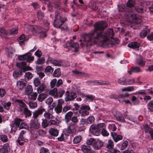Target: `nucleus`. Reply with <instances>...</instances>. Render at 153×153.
<instances>
[{"label": "nucleus", "instance_id": "obj_1", "mask_svg": "<svg viewBox=\"0 0 153 153\" xmlns=\"http://www.w3.org/2000/svg\"><path fill=\"white\" fill-rule=\"evenodd\" d=\"M107 26L104 22L97 23L94 25L95 30L84 35L83 41L87 47L94 43L100 42L104 47H111L117 44L119 40L117 38H113L114 33L111 29H108L105 32H98L97 30H102Z\"/></svg>", "mask_w": 153, "mask_h": 153}, {"label": "nucleus", "instance_id": "obj_2", "mask_svg": "<svg viewBox=\"0 0 153 153\" xmlns=\"http://www.w3.org/2000/svg\"><path fill=\"white\" fill-rule=\"evenodd\" d=\"M118 10L121 12H125V15L127 16L128 18H130V19H132L134 25H138L141 22V19L139 18H137L135 15H134L133 13L131 11H129L127 8L125 7L124 5H120L119 7Z\"/></svg>", "mask_w": 153, "mask_h": 153}, {"label": "nucleus", "instance_id": "obj_3", "mask_svg": "<svg viewBox=\"0 0 153 153\" xmlns=\"http://www.w3.org/2000/svg\"><path fill=\"white\" fill-rule=\"evenodd\" d=\"M55 15L53 25L56 27L59 28L60 27L67 19L66 17L58 12H56Z\"/></svg>", "mask_w": 153, "mask_h": 153}, {"label": "nucleus", "instance_id": "obj_4", "mask_svg": "<svg viewBox=\"0 0 153 153\" xmlns=\"http://www.w3.org/2000/svg\"><path fill=\"white\" fill-rule=\"evenodd\" d=\"M88 145H91L95 150H99L103 146L104 143L99 139L96 140L93 138H91L86 141Z\"/></svg>", "mask_w": 153, "mask_h": 153}, {"label": "nucleus", "instance_id": "obj_5", "mask_svg": "<svg viewBox=\"0 0 153 153\" xmlns=\"http://www.w3.org/2000/svg\"><path fill=\"white\" fill-rule=\"evenodd\" d=\"M72 122L68 124V127L67 129L64 130V134L67 133L68 134H71L74 133L75 131V123H77L78 122V120L77 117L76 116H73L71 120Z\"/></svg>", "mask_w": 153, "mask_h": 153}, {"label": "nucleus", "instance_id": "obj_6", "mask_svg": "<svg viewBox=\"0 0 153 153\" xmlns=\"http://www.w3.org/2000/svg\"><path fill=\"white\" fill-rule=\"evenodd\" d=\"M42 2L49 1L48 5L49 7H52L57 10H63V8L60 6L59 0H39Z\"/></svg>", "mask_w": 153, "mask_h": 153}, {"label": "nucleus", "instance_id": "obj_7", "mask_svg": "<svg viewBox=\"0 0 153 153\" xmlns=\"http://www.w3.org/2000/svg\"><path fill=\"white\" fill-rule=\"evenodd\" d=\"M17 66L21 68V71H16L13 73V76L15 78H17L22 74V72H25L26 70V63L25 62H22L17 64Z\"/></svg>", "mask_w": 153, "mask_h": 153}, {"label": "nucleus", "instance_id": "obj_8", "mask_svg": "<svg viewBox=\"0 0 153 153\" xmlns=\"http://www.w3.org/2000/svg\"><path fill=\"white\" fill-rule=\"evenodd\" d=\"M64 46L65 48H67L68 49H71L72 51L75 52L78 51L79 46V44L77 43L72 44L71 40L69 41H68Z\"/></svg>", "mask_w": 153, "mask_h": 153}, {"label": "nucleus", "instance_id": "obj_9", "mask_svg": "<svg viewBox=\"0 0 153 153\" xmlns=\"http://www.w3.org/2000/svg\"><path fill=\"white\" fill-rule=\"evenodd\" d=\"M28 27L30 28L31 31L34 35H36L38 33L42 32L44 30V28L37 25L28 26Z\"/></svg>", "mask_w": 153, "mask_h": 153}, {"label": "nucleus", "instance_id": "obj_10", "mask_svg": "<svg viewBox=\"0 0 153 153\" xmlns=\"http://www.w3.org/2000/svg\"><path fill=\"white\" fill-rule=\"evenodd\" d=\"M18 58L19 60H26L28 62L33 61L34 59V57L31 56V53H28L22 55H19Z\"/></svg>", "mask_w": 153, "mask_h": 153}, {"label": "nucleus", "instance_id": "obj_11", "mask_svg": "<svg viewBox=\"0 0 153 153\" xmlns=\"http://www.w3.org/2000/svg\"><path fill=\"white\" fill-rule=\"evenodd\" d=\"M15 102L19 106L18 108L19 111L22 112L28 107L26 104L22 100L16 99L15 100Z\"/></svg>", "mask_w": 153, "mask_h": 153}, {"label": "nucleus", "instance_id": "obj_12", "mask_svg": "<svg viewBox=\"0 0 153 153\" xmlns=\"http://www.w3.org/2000/svg\"><path fill=\"white\" fill-rule=\"evenodd\" d=\"M23 121L22 119L16 117L13 122L12 130L15 131L16 129L19 128L20 125V124L21 123L22 121Z\"/></svg>", "mask_w": 153, "mask_h": 153}, {"label": "nucleus", "instance_id": "obj_13", "mask_svg": "<svg viewBox=\"0 0 153 153\" xmlns=\"http://www.w3.org/2000/svg\"><path fill=\"white\" fill-rule=\"evenodd\" d=\"M66 94V97L65 98V100L66 102L72 101L77 97L76 94L74 92L70 93L69 91H67Z\"/></svg>", "mask_w": 153, "mask_h": 153}, {"label": "nucleus", "instance_id": "obj_14", "mask_svg": "<svg viewBox=\"0 0 153 153\" xmlns=\"http://www.w3.org/2000/svg\"><path fill=\"white\" fill-rule=\"evenodd\" d=\"M90 110V108L88 106L83 105L80 108V109L79 111V113L82 116H87L89 114L88 111Z\"/></svg>", "mask_w": 153, "mask_h": 153}, {"label": "nucleus", "instance_id": "obj_15", "mask_svg": "<svg viewBox=\"0 0 153 153\" xmlns=\"http://www.w3.org/2000/svg\"><path fill=\"white\" fill-rule=\"evenodd\" d=\"M81 148L84 153H95V151L92 150L91 147L89 145L81 146Z\"/></svg>", "mask_w": 153, "mask_h": 153}, {"label": "nucleus", "instance_id": "obj_16", "mask_svg": "<svg viewBox=\"0 0 153 153\" xmlns=\"http://www.w3.org/2000/svg\"><path fill=\"white\" fill-rule=\"evenodd\" d=\"M45 110L43 108H38L33 112V118L37 119L40 115L42 114L43 112L45 111Z\"/></svg>", "mask_w": 153, "mask_h": 153}, {"label": "nucleus", "instance_id": "obj_17", "mask_svg": "<svg viewBox=\"0 0 153 153\" xmlns=\"http://www.w3.org/2000/svg\"><path fill=\"white\" fill-rule=\"evenodd\" d=\"M30 126L35 129L38 128L40 126V124L37 119H32L30 122Z\"/></svg>", "mask_w": 153, "mask_h": 153}, {"label": "nucleus", "instance_id": "obj_18", "mask_svg": "<svg viewBox=\"0 0 153 153\" xmlns=\"http://www.w3.org/2000/svg\"><path fill=\"white\" fill-rule=\"evenodd\" d=\"M38 95L37 100L39 102H42L48 96V94L47 91H45L44 92L38 93Z\"/></svg>", "mask_w": 153, "mask_h": 153}, {"label": "nucleus", "instance_id": "obj_19", "mask_svg": "<svg viewBox=\"0 0 153 153\" xmlns=\"http://www.w3.org/2000/svg\"><path fill=\"white\" fill-rule=\"evenodd\" d=\"M89 130L92 134H99L100 132V130L97 125H92L90 127Z\"/></svg>", "mask_w": 153, "mask_h": 153}, {"label": "nucleus", "instance_id": "obj_20", "mask_svg": "<svg viewBox=\"0 0 153 153\" xmlns=\"http://www.w3.org/2000/svg\"><path fill=\"white\" fill-rule=\"evenodd\" d=\"M73 113L71 111H69L65 115L64 120L66 123L68 124L71 120Z\"/></svg>", "mask_w": 153, "mask_h": 153}, {"label": "nucleus", "instance_id": "obj_21", "mask_svg": "<svg viewBox=\"0 0 153 153\" xmlns=\"http://www.w3.org/2000/svg\"><path fill=\"white\" fill-rule=\"evenodd\" d=\"M10 151V148L8 143L4 144L3 147L0 149V153H8Z\"/></svg>", "mask_w": 153, "mask_h": 153}, {"label": "nucleus", "instance_id": "obj_22", "mask_svg": "<svg viewBox=\"0 0 153 153\" xmlns=\"http://www.w3.org/2000/svg\"><path fill=\"white\" fill-rule=\"evenodd\" d=\"M48 60L51 63H52L55 66H59L60 65L62 62L60 60L53 59L51 57H49Z\"/></svg>", "mask_w": 153, "mask_h": 153}, {"label": "nucleus", "instance_id": "obj_23", "mask_svg": "<svg viewBox=\"0 0 153 153\" xmlns=\"http://www.w3.org/2000/svg\"><path fill=\"white\" fill-rule=\"evenodd\" d=\"M135 4V3L134 0H128L126 3V7L127 8L129 11H131L133 12L131 7L134 6Z\"/></svg>", "mask_w": 153, "mask_h": 153}, {"label": "nucleus", "instance_id": "obj_24", "mask_svg": "<svg viewBox=\"0 0 153 153\" xmlns=\"http://www.w3.org/2000/svg\"><path fill=\"white\" fill-rule=\"evenodd\" d=\"M110 83L109 82L105 81H99L98 80L94 81L93 85H110Z\"/></svg>", "mask_w": 153, "mask_h": 153}, {"label": "nucleus", "instance_id": "obj_25", "mask_svg": "<svg viewBox=\"0 0 153 153\" xmlns=\"http://www.w3.org/2000/svg\"><path fill=\"white\" fill-rule=\"evenodd\" d=\"M72 72L76 75L85 76L87 77H89V74L87 73H85L84 72H82L80 71H78L76 69L72 71Z\"/></svg>", "mask_w": 153, "mask_h": 153}, {"label": "nucleus", "instance_id": "obj_26", "mask_svg": "<svg viewBox=\"0 0 153 153\" xmlns=\"http://www.w3.org/2000/svg\"><path fill=\"white\" fill-rule=\"evenodd\" d=\"M49 94L54 98H58V89L56 88H54L51 90L49 92Z\"/></svg>", "mask_w": 153, "mask_h": 153}, {"label": "nucleus", "instance_id": "obj_27", "mask_svg": "<svg viewBox=\"0 0 153 153\" xmlns=\"http://www.w3.org/2000/svg\"><path fill=\"white\" fill-rule=\"evenodd\" d=\"M140 44L137 42H131L128 44V46L133 49L138 48L140 46Z\"/></svg>", "mask_w": 153, "mask_h": 153}, {"label": "nucleus", "instance_id": "obj_28", "mask_svg": "<svg viewBox=\"0 0 153 153\" xmlns=\"http://www.w3.org/2000/svg\"><path fill=\"white\" fill-rule=\"evenodd\" d=\"M115 116L118 121L123 123L125 122V121L122 115L119 112L117 113L115 115Z\"/></svg>", "mask_w": 153, "mask_h": 153}, {"label": "nucleus", "instance_id": "obj_29", "mask_svg": "<svg viewBox=\"0 0 153 153\" xmlns=\"http://www.w3.org/2000/svg\"><path fill=\"white\" fill-rule=\"evenodd\" d=\"M144 130L146 133H149V134H153V129L149 128V126L147 124L145 125L144 126Z\"/></svg>", "mask_w": 153, "mask_h": 153}, {"label": "nucleus", "instance_id": "obj_30", "mask_svg": "<svg viewBox=\"0 0 153 153\" xmlns=\"http://www.w3.org/2000/svg\"><path fill=\"white\" fill-rule=\"evenodd\" d=\"M29 100H35L36 99L37 94L36 92L31 93L27 95Z\"/></svg>", "mask_w": 153, "mask_h": 153}, {"label": "nucleus", "instance_id": "obj_31", "mask_svg": "<svg viewBox=\"0 0 153 153\" xmlns=\"http://www.w3.org/2000/svg\"><path fill=\"white\" fill-rule=\"evenodd\" d=\"M82 96L85 98V100L89 101H92L95 99V96L92 95L83 94Z\"/></svg>", "mask_w": 153, "mask_h": 153}, {"label": "nucleus", "instance_id": "obj_32", "mask_svg": "<svg viewBox=\"0 0 153 153\" xmlns=\"http://www.w3.org/2000/svg\"><path fill=\"white\" fill-rule=\"evenodd\" d=\"M16 85L18 88L22 90L25 86V84L22 81H19L17 82Z\"/></svg>", "mask_w": 153, "mask_h": 153}, {"label": "nucleus", "instance_id": "obj_33", "mask_svg": "<svg viewBox=\"0 0 153 153\" xmlns=\"http://www.w3.org/2000/svg\"><path fill=\"white\" fill-rule=\"evenodd\" d=\"M114 142H117L122 139L123 137L120 134H111Z\"/></svg>", "mask_w": 153, "mask_h": 153}, {"label": "nucleus", "instance_id": "obj_34", "mask_svg": "<svg viewBox=\"0 0 153 153\" xmlns=\"http://www.w3.org/2000/svg\"><path fill=\"white\" fill-rule=\"evenodd\" d=\"M44 116L46 119H53L54 118V116H53L52 114L49 111H46L44 114Z\"/></svg>", "mask_w": 153, "mask_h": 153}, {"label": "nucleus", "instance_id": "obj_35", "mask_svg": "<svg viewBox=\"0 0 153 153\" xmlns=\"http://www.w3.org/2000/svg\"><path fill=\"white\" fill-rule=\"evenodd\" d=\"M114 143L113 141L111 140H109L106 146V148L108 150L112 149L114 148Z\"/></svg>", "mask_w": 153, "mask_h": 153}, {"label": "nucleus", "instance_id": "obj_36", "mask_svg": "<svg viewBox=\"0 0 153 153\" xmlns=\"http://www.w3.org/2000/svg\"><path fill=\"white\" fill-rule=\"evenodd\" d=\"M1 104L5 109L7 110H8L10 109V107L11 105V103L10 102L6 103L4 101H2Z\"/></svg>", "mask_w": 153, "mask_h": 153}, {"label": "nucleus", "instance_id": "obj_37", "mask_svg": "<svg viewBox=\"0 0 153 153\" xmlns=\"http://www.w3.org/2000/svg\"><path fill=\"white\" fill-rule=\"evenodd\" d=\"M22 112L24 113L26 118H27V117H30L32 115V112L28 109V107Z\"/></svg>", "mask_w": 153, "mask_h": 153}, {"label": "nucleus", "instance_id": "obj_38", "mask_svg": "<svg viewBox=\"0 0 153 153\" xmlns=\"http://www.w3.org/2000/svg\"><path fill=\"white\" fill-rule=\"evenodd\" d=\"M89 6L92 10H97L98 8V4L94 2H91Z\"/></svg>", "mask_w": 153, "mask_h": 153}, {"label": "nucleus", "instance_id": "obj_39", "mask_svg": "<svg viewBox=\"0 0 153 153\" xmlns=\"http://www.w3.org/2000/svg\"><path fill=\"white\" fill-rule=\"evenodd\" d=\"M7 51L8 53V55L9 57H10L15 52V49L14 48L10 47L7 49Z\"/></svg>", "mask_w": 153, "mask_h": 153}, {"label": "nucleus", "instance_id": "obj_40", "mask_svg": "<svg viewBox=\"0 0 153 153\" xmlns=\"http://www.w3.org/2000/svg\"><path fill=\"white\" fill-rule=\"evenodd\" d=\"M46 86L43 83H42L41 85L37 88L38 93H42L46 88Z\"/></svg>", "mask_w": 153, "mask_h": 153}, {"label": "nucleus", "instance_id": "obj_41", "mask_svg": "<svg viewBox=\"0 0 153 153\" xmlns=\"http://www.w3.org/2000/svg\"><path fill=\"white\" fill-rule=\"evenodd\" d=\"M37 16L39 20H42L44 17V13L41 10H39L37 12Z\"/></svg>", "mask_w": 153, "mask_h": 153}, {"label": "nucleus", "instance_id": "obj_42", "mask_svg": "<svg viewBox=\"0 0 153 153\" xmlns=\"http://www.w3.org/2000/svg\"><path fill=\"white\" fill-rule=\"evenodd\" d=\"M7 33V32L4 28H0V36L3 37H5Z\"/></svg>", "mask_w": 153, "mask_h": 153}, {"label": "nucleus", "instance_id": "obj_43", "mask_svg": "<svg viewBox=\"0 0 153 153\" xmlns=\"http://www.w3.org/2000/svg\"><path fill=\"white\" fill-rule=\"evenodd\" d=\"M42 126L43 128H45L49 125V123H48V120L46 119H42Z\"/></svg>", "mask_w": 153, "mask_h": 153}, {"label": "nucleus", "instance_id": "obj_44", "mask_svg": "<svg viewBox=\"0 0 153 153\" xmlns=\"http://www.w3.org/2000/svg\"><path fill=\"white\" fill-rule=\"evenodd\" d=\"M33 91V89L31 85H29L27 86L25 91V94L27 95L32 93Z\"/></svg>", "mask_w": 153, "mask_h": 153}, {"label": "nucleus", "instance_id": "obj_45", "mask_svg": "<svg viewBox=\"0 0 153 153\" xmlns=\"http://www.w3.org/2000/svg\"><path fill=\"white\" fill-rule=\"evenodd\" d=\"M53 76L56 77H59L61 75V71L59 68L56 69L54 71L53 74Z\"/></svg>", "mask_w": 153, "mask_h": 153}, {"label": "nucleus", "instance_id": "obj_46", "mask_svg": "<svg viewBox=\"0 0 153 153\" xmlns=\"http://www.w3.org/2000/svg\"><path fill=\"white\" fill-rule=\"evenodd\" d=\"M29 128V126L25 123L23 122V121H22L19 128V130L20 129L24 128L27 131Z\"/></svg>", "mask_w": 153, "mask_h": 153}, {"label": "nucleus", "instance_id": "obj_47", "mask_svg": "<svg viewBox=\"0 0 153 153\" xmlns=\"http://www.w3.org/2000/svg\"><path fill=\"white\" fill-rule=\"evenodd\" d=\"M118 83L121 85L128 84L127 82L126 81V79L123 78H120L117 80Z\"/></svg>", "mask_w": 153, "mask_h": 153}, {"label": "nucleus", "instance_id": "obj_48", "mask_svg": "<svg viewBox=\"0 0 153 153\" xmlns=\"http://www.w3.org/2000/svg\"><path fill=\"white\" fill-rule=\"evenodd\" d=\"M147 108L150 111H153V100L150 101L147 104Z\"/></svg>", "mask_w": 153, "mask_h": 153}, {"label": "nucleus", "instance_id": "obj_49", "mask_svg": "<svg viewBox=\"0 0 153 153\" xmlns=\"http://www.w3.org/2000/svg\"><path fill=\"white\" fill-rule=\"evenodd\" d=\"M54 110L57 114H59L61 112L62 109V106L61 105H57L54 108Z\"/></svg>", "mask_w": 153, "mask_h": 153}, {"label": "nucleus", "instance_id": "obj_50", "mask_svg": "<svg viewBox=\"0 0 153 153\" xmlns=\"http://www.w3.org/2000/svg\"><path fill=\"white\" fill-rule=\"evenodd\" d=\"M30 108L32 109H34L37 107V104L35 102H30L28 104Z\"/></svg>", "mask_w": 153, "mask_h": 153}, {"label": "nucleus", "instance_id": "obj_51", "mask_svg": "<svg viewBox=\"0 0 153 153\" xmlns=\"http://www.w3.org/2000/svg\"><path fill=\"white\" fill-rule=\"evenodd\" d=\"M82 137L80 135H78L74 138L73 140L74 143H79L81 140Z\"/></svg>", "mask_w": 153, "mask_h": 153}, {"label": "nucleus", "instance_id": "obj_52", "mask_svg": "<svg viewBox=\"0 0 153 153\" xmlns=\"http://www.w3.org/2000/svg\"><path fill=\"white\" fill-rule=\"evenodd\" d=\"M49 132L50 134H58L59 133V130L54 128H50Z\"/></svg>", "mask_w": 153, "mask_h": 153}, {"label": "nucleus", "instance_id": "obj_53", "mask_svg": "<svg viewBox=\"0 0 153 153\" xmlns=\"http://www.w3.org/2000/svg\"><path fill=\"white\" fill-rule=\"evenodd\" d=\"M128 144V143L127 140H126L124 141L121 146L120 149L122 150L124 149L127 146Z\"/></svg>", "mask_w": 153, "mask_h": 153}, {"label": "nucleus", "instance_id": "obj_54", "mask_svg": "<svg viewBox=\"0 0 153 153\" xmlns=\"http://www.w3.org/2000/svg\"><path fill=\"white\" fill-rule=\"evenodd\" d=\"M95 119L93 116H91L87 119L86 122L88 123L91 124L93 123L94 122Z\"/></svg>", "mask_w": 153, "mask_h": 153}, {"label": "nucleus", "instance_id": "obj_55", "mask_svg": "<svg viewBox=\"0 0 153 153\" xmlns=\"http://www.w3.org/2000/svg\"><path fill=\"white\" fill-rule=\"evenodd\" d=\"M20 140L24 141L25 142H27L28 141V140L25 138L23 136V134H20L17 141H19Z\"/></svg>", "mask_w": 153, "mask_h": 153}, {"label": "nucleus", "instance_id": "obj_56", "mask_svg": "<svg viewBox=\"0 0 153 153\" xmlns=\"http://www.w3.org/2000/svg\"><path fill=\"white\" fill-rule=\"evenodd\" d=\"M120 151L117 149L113 148L109 150H108L107 152H105V153H120Z\"/></svg>", "mask_w": 153, "mask_h": 153}, {"label": "nucleus", "instance_id": "obj_57", "mask_svg": "<svg viewBox=\"0 0 153 153\" xmlns=\"http://www.w3.org/2000/svg\"><path fill=\"white\" fill-rule=\"evenodd\" d=\"M132 71H133V72L136 73L141 72L140 68L137 67H132Z\"/></svg>", "mask_w": 153, "mask_h": 153}, {"label": "nucleus", "instance_id": "obj_58", "mask_svg": "<svg viewBox=\"0 0 153 153\" xmlns=\"http://www.w3.org/2000/svg\"><path fill=\"white\" fill-rule=\"evenodd\" d=\"M45 62V59L43 57H42L41 58H39L36 61V62L37 64H43Z\"/></svg>", "mask_w": 153, "mask_h": 153}, {"label": "nucleus", "instance_id": "obj_59", "mask_svg": "<svg viewBox=\"0 0 153 153\" xmlns=\"http://www.w3.org/2000/svg\"><path fill=\"white\" fill-rule=\"evenodd\" d=\"M1 140L3 142H6L8 140V137L7 135L2 134L1 137Z\"/></svg>", "mask_w": 153, "mask_h": 153}, {"label": "nucleus", "instance_id": "obj_60", "mask_svg": "<svg viewBox=\"0 0 153 153\" xmlns=\"http://www.w3.org/2000/svg\"><path fill=\"white\" fill-rule=\"evenodd\" d=\"M40 153H50V151L47 149L42 147L40 150Z\"/></svg>", "mask_w": 153, "mask_h": 153}, {"label": "nucleus", "instance_id": "obj_61", "mask_svg": "<svg viewBox=\"0 0 153 153\" xmlns=\"http://www.w3.org/2000/svg\"><path fill=\"white\" fill-rule=\"evenodd\" d=\"M53 101V98L51 97H49L46 100L45 103L49 105L51 104Z\"/></svg>", "mask_w": 153, "mask_h": 153}, {"label": "nucleus", "instance_id": "obj_62", "mask_svg": "<svg viewBox=\"0 0 153 153\" xmlns=\"http://www.w3.org/2000/svg\"><path fill=\"white\" fill-rule=\"evenodd\" d=\"M108 128L110 130H112V131H114L116 130V127L114 124H111L108 126Z\"/></svg>", "mask_w": 153, "mask_h": 153}, {"label": "nucleus", "instance_id": "obj_63", "mask_svg": "<svg viewBox=\"0 0 153 153\" xmlns=\"http://www.w3.org/2000/svg\"><path fill=\"white\" fill-rule=\"evenodd\" d=\"M147 31L146 30L142 31L140 33V37L143 38L145 37L147 35Z\"/></svg>", "mask_w": 153, "mask_h": 153}, {"label": "nucleus", "instance_id": "obj_64", "mask_svg": "<svg viewBox=\"0 0 153 153\" xmlns=\"http://www.w3.org/2000/svg\"><path fill=\"white\" fill-rule=\"evenodd\" d=\"M56 82L57 80L56 79H53L50 83L51 86L52 88L54 87L56 85Z\"/></svg>", "mask_w": 153, "mask_h": 153}]
</instances>
